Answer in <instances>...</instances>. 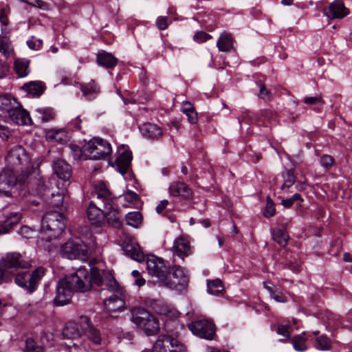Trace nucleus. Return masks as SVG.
Instances as JSON below:
<instances>
[{
  "label": "nucleus",
  "mask_w": 352,
  "mask_h": 352,
  "mask_svg": "<svg viewBox=\"0 0 352 352\" xmlns=\"http://www.w3.org/2000/svg\"><path fill=\"white\" fill-rule=\"evenodd\" d=\"M168 204V201L167 200H162L156 207V212L158 214H162L167 206Z\"/></svg>",
  "instance_id": "63"
},
{
  "label": "nucleus",
  "mask_w": 352,
  "mask_h": 352,
  "mask_svg": "<svg viewBox=\"0 0 352 352\" xmlns=\"http://www.w3.org/2000/svg\"><path fill=\"white\" fill-rule=\"evenodd\" d=\"M131 320L146 336H153L160 330L157 319L149 312L142 308H134L132 311Z\"/></svg>",
  "instance_id": "7"
},
{
  "label": "nucleus",
  "mask_w": 352,
  "mask_h": 352,
  "mask_svg": "<svg viewBox=\"0 0 352 352\" xmlns=\"http://www.w3.org/2000/svg\"><path fill=\"white\" fill-rule=\"evenodd\" d=\"M142 352H186V347L178 340L169 336H159L153 344V349Z\"/></svg>",
  "instance_id": "9"
},
{
  "label": "nucleus",
  "mask_w": 352,
  "mask_h": 352,
  "mask_svg": "<svg viewBox=\"0 0 352 352\" xmlns=\"http://www.w3.org/2000/svg\"><path fill=\"white\" fill-rule=\"evenodd\" d=\"M19 233L23 238L30 239L33 238L35 236L36 231L28 226H24L20 228Z\"/></svg>",
  "instance_id": "51"
},
{
  "label": "nucleus",
  "mask_w": 352,
  "mask_h": 352,
  "mask_svg": "<svg viewBox=\"0 0 352 352\" xmlns=\"http://www.w3.org/2000/svg\"><path fill=\"white\" fill-rule=\"evenodd\" d=\"M124 199L129 203L131 204H135L138 201V195L131 190H128L124 195Z\"/></svg>",
  "instance_id": "59"
},
{
  "label": "nucleus",
  "mask_w": 352,
  "mask_h": 352,
  "mask_svg": "<svg viewBox=\"0 0 352 352\" xmlns=\"http://www.w3.org/2000/svg\"><path fill=\"white\" fill-rule=\"evenodd\" d=\"M211 38H212L211 35H210L203 31L197 32L193 36L194 41L195 42H197V43H201L206 42L208 40H210Z\"/></svg>",
  "instance_id": "49"
},
{
  "label": "nucleus",
  "mask_w": 352,
  "mask_h": 352,
  "mask_svg": "<svg viewBox=\"0 0 352 352\" xmlns=\"http://www.w3.org/2000/svg\"><path fill=\"white\" fill-rule=\"evenodd\" d=\"M254 122H256V117H253L250 111L247 109H243L241 111V115L238 117V122L240 125H241L242 123L251 124Z\"/></svg>",
  "instance_id": "46"
},
{
  "label": "nucleus",
  "mask_w": 352,
  "mask_h": 352,
  "mask_svg": "<svg viewBox=\"0 0 352 352\" xmlns=\"http://www.w3.org/2000/svg\"><path fill=\"white\" fill-rule=\"evenodd\" d=\"M304 102L307 104L321 106L324 102L320 96L306 97Z\"/></svg>",
  "instance_id": "53"
},
{
  "label": "nucleus",
  "mask_w": 352,
  "mask_h": 352,
  "mask_svg": "<svg viewBox=\"0 0 352 352\" xmlns=\"http://www.w3.org/2000/svg\"><path fill=\"white\" fill-rule=\"evenodd\" d=\"M208 292L214 296H220L224 292V287L220 279L217 278L207 282Z\"/></svg>",
  "instance_id": "37"
},
{
  "label": "nucleus",
  "mask_w": 352,
  "mask_h": 352,
  "mask_svg": "<svg viewBox=\"0 0 352 352\" xmlns=\"http://www.w3.org/2000/svg\"><path fill=\"white\" fill-rule=\"evenodd\" d=\"M20 260L27 262L28 266L26 267H19L14 273H6L3 276L13 274L15 275L14 281L19 286L25 288L30 293L33 292L37 287L42 278L45 274L46 270L43 267H39L34 270L31 274L28 272H17L19 269H26L30 266L28 261H24L21 256Z\"/></svg>",
  "instance_id": "6"
},
{
  "label": "nucleus",
  "mask_w": 352,
  "mask_h": 352,
  "mask_svg": "<svg viewBox=\"0 0 352 352\" xmlns=\"http://www.w3.org/2000/svg\"><path fill=\"white\" fill-rule=\"evenodd\" d=\"M275 214V205L270 197L267 198V204L264 212V216L271 217Z\"/></svg>",
  "instance_id": "52"
},
{
  "label": "nucleus",
  "mask_w": 352,
  "mask_h": 352,
  "mask_svg": "<svg viewBox=\"0 0 352 352\" xmlns=\"http://www.w3.org/2000/svg\"><path fill=\"white\" fill-rule=\"evenodd\" d=\"M156 25L159 30H166L168 26L167 16H159L156 20Z\"/></svg>",
  "instance_id": "58"
},
{
  "label": "nucleus",
  "mask_w": 352,
  "mask_h": 352,
  "mask_svg": "<svg viewBox=\"0 0 352 352\" xmlns=\"http://www.w3.org/2000/svg\"><path fill=\"white\" fill-rule=\"evenodd\" d=\"M305 333L300 335L295 336L292 340V343L294 349L298 351H305L307 350V346L306 344L307 339L305 338Z\"/></svg>",
  "instance_id": "43"
},
{
  "label": "nucleus",
  "mask_w": 352,
  "mask_h": 352,
  "mask_svg": "<svg viewBox=\"0 0 352 352\" xmlns=\"http://www.w3.org/2000/svg\"><path fill=\"white\" fill-rule=\"evenodd\" d=\"M118 157L116 160V168L122 175H124L130 168L132 160V153L128 147L121 145L118 148Z\"/></svg>",
  "instance_id": "17"
},
{
  "label": "nucleus",
  "mask_w": 352,
  "mask_h": 352,
  "mask_svg": "<svg viewBox=\"0 0 352 352\" xmlns=\"http://www.w3.org/2000/svg\"><path fill=\"white\" fill-rule=\"evenodd\" d=\"M46 138L48 140H54L60 143H63L68 140V133L64 129H52L46 132Z\"/></svg>",
  "instance_id": "31"
},
{
  "label": "nucleus",
  "mask_w": 352,
  "mask_h": 352,
  "mask_svg": "<svg viewBox=\"0 0 352 352\" xmlns=\"http://www.w3.org/2000/svg\"><path fill=\"white\" fill-rule=\"evenodd\" d=\"M18 173L12 171V170L4 168L0 174V194L5 196H10L11 195V190L18 181L22 182L25 177L22 175L16 177Z\"/></svg>",
  "instance_id": "14"
},
{
  "label": "nucleus",
  "mask_w": 352,
  "mask_h": 352,
  "mask_svg": "<svg viewBox=\"0 0 352 352\" xmlns=\"http://www.w3.org/2000/svg\"><path fill=\"white\" fill-rule=\"evenodd\" d=\"M334 164V160L329 155H324L320 158V164L324 168L330 169Z\"/></svg>",
  "instance_id": "50"
},
{
  "label": "nucleus",
  "mask_w": 352,
  "mask_h": 352,
  "mask_svg": "<svg viewBox=\"0 0 352 352\" xmlns=\"http://www.w3.org/2000/svg\"><path fill=\"white\" fill-rule=\"evenodd\" d=\"M330 340L326 336H322L316 338V348L320 350H328L330 348Z\"/></svg>",
  "instance_id": "47"
},
{
  "label": "nucleus",
  "mask_w": 352,
  "mask_h": 352,
  "mask_svg": "<svg viewBox=\"0 0 352 352\" xmlns=\"http://www.w3.org/2000/svg\"><path fill=\"white\" fill-rule=\"evenodd\" d=\"M188 282V276L184 269L179 265H174L170 270H168L166 280L162 285L170 289L180 290L184 288Z\"/></svg>",
  "instance_id": "10"
},
{
  "label": "nucleus",
  "mask_w": 352,
  "mask_h": 352,
  "mask_svg": "<svg viewBox=\"0 0 352 352\" xmlns=\"http://www.w3.org/2000/svg\"><path fill=\"white\" fill-rule=\"evenodd\" d=\"M271 296L274 300H275L278 302L285 303L287 301V297L282 293L275 294L274 292V294H272Z\"/></svg>",
  "instance_id": "61"
},
{
  "label": "nucleus",
  "mask_w": 352,
  "mask_h": 352,
  "mask_svg": "<svg viewBox=\"0 0 352 352\" xmlns=\"http://www.w3.org/2000/svg\"><path fill=\"white\" fill-rule=\"evenodd\" d=\"M294 172V170L291 168L283 173L284 182L280 188L283 191L287 190L295 183L296 176Z\"/></svg>",
  "instance_id": "39"
},
{
  "label": "nucleus",
  "mask_w": 352,
  "mask_h": 352,
  "mask_svg": "<svg viewBox=\"0 0 352 352\" xmlns=\"http://www.w3.org/2000/svg\"><path fill=\"white\" fill-rule=\"evenodd\" d=\"M169 192L172 196H182L185 198L191 195L190 189L183 182L173 183L169 187Z\"/></svg>",
  "instance_id": "28"
},
{
  "label": "nucleus",
  "mask_w": 352,
  "mask_h": 352,
  "mask_svg": "<svg viewBox=\"0 0 352 352\" xmlns=\"http://www.w3.org/2000/svg\"><path fill=\"white\" fill-rule=\"evenodd\" d=\"M11 120L19 125L30 124L32 120L28 112L19 107H12L8 113Z\"/></svg>",
  "instance_id": "21"
},
{
  "label": "nucleus",
  "mask_w": 352,
  "mask_h": 352,
  "mask_svg": "<svg viewBox=\"0 0 352 352\" xmlns=\"http://www.w3.org/2000/svg\"><path fill=\"white\" fill-rule=\"evenodd\" d=\"M30 60L25 58H16L14 60V69L16 74L23 78L27 76L30 72Z\"/></svg>",
  "instance_id": "33"
},
{
  "label": "nucleus",
  "mask_w": 352,
  "mask_h": 352,
  "mask_svg": "<svg viewBox=\"0 0 352 352\" xmlns=\"http://www.w3.org/2000/svg\"><path fill=\"white\" fill-rule=\"evenodd\" d=\"M141 134L147 139L155 140L162 135V131L157 124L144 123L139 126Z\"/></svg>",
  "instance_id": "23"
},
{
  "label": "nucleus",
  "mask_w": 352,
  "mask_h": 352,
  "mask_svg": "<svg viewBox=\"0 0 352 352\" xmlns=\"http://www.w3.org/2000/svg\"><path fill=\"white\" fill-rule=\"evenodd\" d=\"M0 53L6 58H10L14 53V47L9 37L0 36Z\"/></svg>",
  "instance_id": "36"
},
{
  "label": "nucleus",
  "mask_w": 352,
  "mask_h": 352,
  "mask_svg": "<svg viewBox=\"0 0 352 352\" xmlns=\"http://www.w3.org/2000/svg\"><path fill=\"white\" fill-rule=\"evenodd\" d=\"M182 111L188 117V122L191 124H196L198 118H197V113L195 110H189V109H184L182 110Z\"/></svg>",
  "instance_id": "56"
},
{
  "label": "nucleus",
  "mask_w": 352,
  "mask_h": 352,
  "mask_svg": "<svg viewBox=\"0 0 352 352\" xmlns=\"http://www.w3.org/2000/svg\"><path fill=\"white\" fill-rule=\"evenodd\" d=\"M291 327L289 325L279 324L277 329V333L288 339L290 336Z\"/></svg>",
  "instance_id": "55"
},
{
  "label": "nucleus",
  "mask_w": 352,
  "mask_h": 352,
  "mask_svg": "<svg viewBox=\"0 0 352 352\" xmlns=\"http://www.w3.org/2000/svg\"><path fill=\"white\" fill-rule=\"evenodd\" d=\"M85 333L93 344L96 345L101 344L102 337L100 332L91 324V321L89 322V327H85Z\"/></svg>",
  "instance_id": "38"
},
{
  "label": "nucleus",
  "mask_w": 352,
  "mask_h": 352,
  "mask_svg": "<svg viewBox=\"0 0 352 352\" xmlns=\"http://www.w3.org/2000/svg\"><path fill=\"white\" fill-rule=\"evenodd\" d=\"M124 254L138 262H142L144 260V254L141 250L140 247L135 243H128L123 247Z\"/></svg>",
  "instance_id": "25"
},
{
  "label": "nucleus",
  "mask_w": 352,
  "mask_h": 352,
  "mask_svg": "<svg viewBox=\"0 0 352 352\" xmlns=\"http://www.w3.org/2000/svg\"><path fill=\"white\" fill-rule=\"evenodd\" d=\"M23 89L33 97H39L43 93L45 86L41 81H31L25 83Z\"/></svg>",
  "instance_id": "29"
},
{
  "label": "nucleus",
  "mask_w": 352,
  "mask_h": 352,
  "mask_svg": "<svg viewBox=\"0 0 352 352\" xmlns=\"http://www.w3.org/2000/svg\"><path fill=\"white\" fill-rule=\"evenodd\" d=\"M80 89L84 96H86L89 99L96 97L100 92V87L94 80H90L87 83L80 85Z\"/></svg>",
  "instance_id": "34"
},
{
  "label": "nucleus",
  "mask_w": 352,
  "mask_h": 352,
  "mask_svg": "<svg viewBox=\"0 0 352 352\" xmlns=\"http://www.w3.org/2000/svg\"><path fill=\"white\" fill-rule=\"evenodd\" d=\"M10 135V131L8 129L6 126L0 125V137L6 140L7 139Z\"/></svg>",
  "instance_id": "64"
},
{
  "label": "nucleus",
  "mask_w": 352,
  "mask_h": 352,
  "mask_svg": "<svg viewBox=\"0 0 352 352\" xmlns=\"http://www.w3.org/2000/svg\"><path fill=\"white\" fill-rule=\"evenodd\" d=\"M74 290L64 278L60 279L56 285V296L54 299V303L58 306H63L67 304L73 295Z\"/></svg>",
  "instance_id": "15"
},
{
  "label": "nucleus",
  "mask_w": 352,
  "mask_h": 352,
  "mask_svg": "<svg viewBox=\"0 0 352 352\" xmlns=\"http://www.w3.org/2000/svg\"><path fill=\"white\" fill-rule=\"evenodd\" d=\"M146 270L149 275L156 278L160 285H162L168 270V267L165 264L164 261L161 258L151 255L146 259Z\"/></svg>",
  "instance_id": "11"
},
{
  "label": "nucleus",
  "mask_w": 352,
  "mask_h": 352,
  "mask_svg": "<svg viewBox=\"0 0 352 352\" xmlns=\"http://www.w3.org/2000/svg\"><path fill=\"white\" fill-rule=\"evenodd\" d=\"M25 352H44V349L32 338H28L25 341Z\"/></svg>",
  "instance_id": "44"
},
{
  "label": "nucleus",
  "mask_w": 352,
  "mask_h": 352,
  "mask_svg": "<svg viewBox=\"0 0 352 352\" xmlns=\"http://www.w3.org/2000/svg\"><path fill=\"white\" fill-rule=\"evenodd\" d=\"M90 318L85 316H81L78 321H69L65 326L63 335L69 339L80 338L85 333V327H89Z\"/></svg>",
  "instance_id": "12"
},
{
  "label": "nucleus",
  "mask_w": 352,
  "mask_h": 352,
  "mask_svg": "<svg viewBox=\"0 0 352 352\" xmlns=\"http://www.w3.org/2000/svg\"><path fill=\"white\" fill-rule=\"evenodd\" d=\"M27 45L33 50H39L43 46V41L35 36H32L28 41Z\"/></svg>",
  "instance_id": "48"
},
{
  "label": "nucleus",
  "mask_w": 352,
  "mask_h": 352,
  "mask_svg": "<svg viewBox=\"0 0 352 352\" xmlns=\"http://www.w3.org/2000/svg\"><path fill=\"white\" fill-rule=\"evenodd\" d=\"M111 144L101 138H94L84 146L85 159L98 160L104 158L111 153Z\"/></svg>",
  "instance_id": "8"
},
{
  "label": "nucleus",
  "mask_w": 352,
  "mask_h": 352,
  "mask_svg": "<svg viewBox=\"0 0 352 352\" xmlns=\"http://www.w3.org/2000/svg\"><path fill=\"white\" fill-rule=\"evenodd\" d=\"M273 239L280 245L284 247L287 245L289 235L285 229L275 228L272 232Z\"/></svg>",
  "instance_id": "40"
},
{
  "label": "nucleus",
  "mask_w": 352,
  "mask_h": 352,
  "mask_svg": "<svg viewBox=\"0 0 352 352\" xmlns=\"http://www.w3.org/2000/svg\"><path fill=\"white\" fill-rule=\"evenodd\" d=\"M192 333L201 338L212 340L215 334L214 325L207 320L192 322L188 325Z\"/></svg>",
  "instance_id": "13"
},
{
  "label": "nucleus",
  "mask_w": 352,
  "mask_h": 352,
  "mask_svg": "<svg viewBox=\"0 0 352 352\" xmlns=\"http://www.w3.org/2000/svg\"><path fill=\"white\" fill-rule=\"evenodd\" d=\"M96 61L100 66L107 69H112L116 67L118 63V60L114 57L111 53L102 51L98 53Z\"/></svg>",
  "instance_id": "27"
},
{
  "label": "nucleus",
  "mask_w": 352,
  "mask_h": 352,
  "mask_svg": "<svg viewBox=\"0 0 352 352\" xmlns=\"http://www.w3.org/2000/svg\"><path fill=\"white\" fill-rule=\"evenodd\" d=\"M172 250L174 254L183 259L190 254V243L184 238H178L175 240Z\"/></svg>",
  "instance_id": "24"
},
{
  "label": "nucleus",
  "mask_w": 352,
  "mask_h": 352,
  "mask_svg": "<svg viewBox=\"0 0 352 352\" xmlns=\"http://www.w3.org/2000/svg\"><path fill=\"white\" fill-rule=\"evenodd\" d=\"M107 274L100 275L96 268H92L90 273L85 267H80L65 279L74 292H85L90 289L93 284L102 287Z\"/></svg>",
  "instance_id": "1"
},
{
  "label": "nucleus",
  "mask_w": 352,
  "mask_h": 352,
  "mask_svg": "<svg viewBox=\"0 0 352 352\" xmlns=\"http://www.w3.org/2000/svg\"><path fill=\"white\" fill-rule=\"evenodd\" d=\"M36 116L41 122H48L53 120L55 116V113L53 110L50 108H39L36 109Z\"/></svg>",
  "instance_id": "42"
},
{
  "label": "nucleus",
  "mask_w": 352,
  "mask_h": 352,
  "mask_svg": "<svg viewBox=\"0 0 352 352\" xmlns=\"http://www.w3.org/2000/svg\"><path fill=\"white\" fill-rule=\"evenodd\" d=\"M38 191L40 194L48 197L51 196L50 204L54 208H59L63 203V195L62 193L58 192L55 194L54 192H50V188L46 186L43 181H38Z\"/></svg>",
  "instance_id": "20"
},
{
  "label": "nucleus",
  "mask_w": 352,
  "mask_h": 352,
  "mask_svg": "<svg viewBox=\"0 0 352 352\" xmlns=\"http://www.w3.org/2000/svg\"><path fill=\"white\" fill-rule=\"evenodd\" d=\"M102 287V290L112 292L111 296L104 300L106 309L109 312L122 310L125 306L124 293L111 274H107L105 276L104 283Z\"/></svg>",
  "instance_id": "5"
},
{
  "label": "nucleus",
  "mask_w": 352,
  "mask_h": 352,
  "mask_svg": "<svg viewBox=\"0 0 352 352\" xmlns=\"http://www.w3.org/2000/svg\"><path fill=\"white\" fill-rule=\"evenodd\" d=\"M324 14L331 20L341 19L349 14V9L342 0H335L324 9Z\"/></svg>",
  "instance_id": "16"
},
{
  "label": "nucleus",
  "mask_w": 352,
  "mask_h": 352,
  "mask_svg": "<svg viewBox=\"0 0 352 352\" xmlns=\"http://www.w3.org/2000/svg\"><path fill=\"white\" fill-rule=\"evenodd\" d=\"M0 22L3 25H8V19L7 16V10L6 8L0 9Z\"/></svg>",
  "instance_id": "62"
},
{
  "label": "nucleus",
  "mask_w": 352,
  "mask_h": 352,
  "mask_svg": "<svg viewBox=\"0 0 352 352\" xmlns=\"http://www.w3.org/2000/svg\"><path fill=\"white\" fill-rule=\"evenodd\" d=\"M21 219V214L15 212L9 216L1 225H0V234H7Z\"/></svg>",
  "instance_id": "32"
},
{
  "label": "nucleus",
  "mask_w": 352,
  "mask_h": 352,
  "mask_svg": "<svg viewBox=\"0 0 352 352\" xmlns=\"http://www.w3.org/2000/svg\"><path fill=\"white\" fill-rule=\"evenodd\" d=\"M258 85L259 87L258 96L264 100H268L270 98V91L266 89L265 85L259 82Z\"/></svg>",
  "instance_id": "60"
},
{
  "label": "nucleus",
  "mask_w": 352,
  "mask_h": 352,
  "mask_svg": "<svg viewBox=\"0 0 352 352\" xmlns=\"http://www.w3.org/2000/svg\"><path fill=\"white\" fill-rule=\"evenodd\" d=\"M104 217L106 218L107 223L116 228H118L121 225V215L117 209H114L112 206H108V209H104Z\"/></svg>",
  "instance_id": "30"
},
{
  "label": "nucleus",
  "mask_w": 352,
  "mask_h": 352,
  "mask_svg": "<svg viewBox=\"0 0 352 352\" xmlns=\"http://www.w3.org/2000/svg\"><path fill=\"white\" fill-rule=\"evenodd\" d=\"M95 195L96 199L94 201H99L102 204L104 208L111 206V194L102 182H98L95 186Z\"/></svg>",
  "instance_id": "19"
},
{
  "label": "nucleus",
  "mask_w": 352,
  "mask_h": 352,
  "mask_svg": "<svg viewBox=\"0 0 352 352\" xmlns=\"http://www.w3.org/2000/svg\"><path fill=\"white\" fill-rule=\"evenodd\" d=\"M69 148L74 160L82 158V151L79 146L75 144H71Z\"/></svg>",
  "instance_id": "54"
},
{
  "label": "nucleus",
  "mask_w": 352,
  "mask_h": 352,
  "mask_svg": "<svg viewBox=\"0 0 352 352\" xmlns=\"http://www.w3.org/2000/svg\"><path fill=\"white\" fill-rule=\"evenodd\" d=\"M95 245V237H92L90 242L76 238L69 240L63 244L60 247V253L63 257L68 259H78L85 261L89 256L88 246L93 248Z\"/></svg>",
  "instance_id": "3"
},
{
  "label": "nucleus",
  "mask_w": 352,
  "mask_h": 352,
  "mask_svg": "<svg viewBox=\"0 0 352 352\" xmlns=\"http://www.w3.org/2000/svg\"><path fill=\"white\" fill-rule=\"evenodd\" d=\"M217 47L220 52H228L234 47V39L232 34L223 32L217 42Z\"/></svg>",
  "instance_id": "26"
},
{
  "label": "nucleus",
  "mask_w": 352,
  "mask_h": 352,
  "mask_svg": "<svg viewBox=\"0 0 352 352\" xmlns=\"http://www.w3.org/2000/svg\"><path fill=\"white\" fill-rule=\"evenodd\" d=\"M276 118V113L271 110H261L256 116V122L258 125L267 126Z\"/></svg>",
  "instance_id": "35"
},
{
  "label": "nucleus",
  "mask_w": 352,
  "mask_h": 352,
  "mask_svg": "<svg viewBox=\"0 0 352 352\" xmlns=\"http://www.w3.org/2000/svg\"><path fill=\"white\" fill-rule=\"evenodd\" d=\"M53 170L56 175L63 180H68L72 176L71 166L63 160H56L53 164Z\"/></svg>",
  "instance_id": "22"
},
{
  "label": "nucleus",
  "mask_w": 352,
  "mask_h": 352,
  "mask_svg": "<svg viewBox=\"0 0 352 352\" xmlns=\"http://www.w3.org/2000/svg\"><path fill=\"white\" fill-rule=\"evenodd\" d=\"M23 1L27 2L28 4L38 7L42 10H47L48 5L42 0H22Z\"/></svg>",
  "instance_id": "57"
},
{
  "label": "nucleus",
  "mask_w": 352,
  "mask_h": 352,
  "mask_svg": "<svg viewBox=\"0 0 352 352\" xmlns=\"http://www.w3.org/2000/svg\"><path fill=\"white\" fill-rule=\"evenodd\" d=\"M12 109V99L8 96H0V113H8Z\"/></svg>",
  "instance_id": "45"
},
{
  "label": "nucleus",
  "mask_w": 352,
  "mask_h": 352,
  "mask_svg": "<svg viewBox=\"0 0 352 352\" xmlns=\"http://www.w3.org/2000/svg\"><path fill=\"white\" fill-rule=\"evenodd\" d=\"M65 228V217L56 211L47 212L42 219L41 234L42 239L51 241L61 234Z\"/></svg>",
  "instance_id": "4"
},
{
  "label": "nucleus",
  "mask_w": 352,
  "mask_h": 352,
  "mask_svg": "<svg viewBox=\"0 0 352 352\" xmlns=\"http://www.w3.org/2000/svg\"><path fill=\"white\" fill-rule=\"evenodd\" d=\"M104 209L99 201H91L87 210V215L93 225H100L104 219Z\"/></svg>",
  "instance_id": "18"
},
{
  "label": "nucleus",
  "mask_w": 352,
  "mask_h": 352,
  "mask_svg": "<svg viewBox=\"0 0 352 352\" xmlns=\"http://www.w3.org/2000/svg\"><path fill=\"white\" fill-rule=\"evenodd\" d=\"M6 168L19 174L23 177H26L30 173L32 167L30 158L21 146H14L12 147L6 156Z\"/></svg>",
  "instance_id": "2"
},
{
  "label": "nucleus",
  "mask_w": 352,
  "mask_h": 352,
  "mask_svg": "<svg viewBox=\"0 0 352 352\" xmlns=\"http://www.w3.org/2000/svg\"><path fill=\"white\" fill-rule=\"evenodd\" d=\"M126 224L133 228H138L142 223V216L140 212H131L126 215Z\"/></svg>",
  "instance_id": "41"
}]
</instances>
